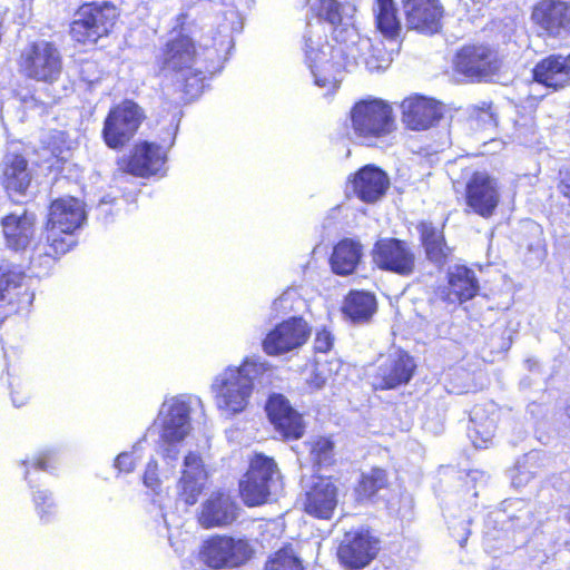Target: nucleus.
<instances>
[{
  "label": "nucleus",
  "mask_w": 570,
  "mask_h": 570,
  "mask_svg": "<svg viewBox=\"0 0 570 570\" xmlns=\"http://www.w3.org/2000/svg\"><path fill=\"white\" fill-rule=\"evenodd\" d=\"M318 17L307 23L304 51L316 86L335 90L343 71L364 67L370 72L385 70L392 61L383 43L372 42L354 27L356 8L337 0H307Z\"/></svg>",
  "instance_id": "f257e3e1"
},
{
  "label": "nucleus",
  "mask_w": 570,
  "mask_h": 570,
  "mask_svg": "<svg viewBox=\"0 0 570 570\" xmlns=\"http://www.w3.org/2000/svg\"><path fill=\"white\" fill-rule=\"evenodd\" d=\"M217 31L204 35L197 50L195 41L187 35L179 33L170 39L164 51L163 71L173 77L180 89L189 97H197L204 88L206 73L213 72L208 61L219 57L232 43V35L240 31L243 21L235 9H227L216 18Z\"/></svg>",
  "instance_id": "f03ea898"
},
{
  "label": "nucleus",
  "mask_w": 570,
  "mask_h": 570,
  "mask_svg": "<svg viewBox=\"0 0 570 570\" xmlns=\"http://www.w3.org/2000/svg\"><path fill=\"white\" fill-rule=\"evenodd\" d=\"M272 372L268 362L259 357H247L238 366H227L218 373L210 385L214 403L219 414L233 419L245 412L250 403L254 382Z\"/></svg>",
  "instance_id": "7ed1b4c3"
},
{
  "label": "nucleus",
  "mask_w": 570,
  "mask_h": 570,
  "mask_svg": "<svg viewBox=\"0 0 570 570\" xmlns=\"http://www.w3.org/2000/svg\"><path fill=\"white\" fill-rule=\"evenodd\" d=\"M202 400L193 395H177L166 399L154 421L158 431V454L166 464H174L180 455V444L193 430L190 413Z\"/></svg>",
  "instance_id": "20e7f679"
},
{
  "label": "nucleus",
  "mask_w": 570,
  "mask_h": 570,
  "mask_svg": "<svg viewBox=\"0 0 570 570\" xmlns=\"http://www.w3.org/2000/svg\"><path fill=\"white\" fill-rule=\"evenodd\" d=\"M350 136L360 144H372L394 128L392 107L379 98L356 102L350 112Z\"/></svg>",
  "instance_id": "39448f33"
},
{
  "label": "nucleus",
  "mask_w": 570,
  "mask_h": 570,
  "mask_svg": "<svg viewBox=\"0 0 570 570\" xmlns=\"http://www.w3.org/2000/svg\"><path fill=\"white\" fill-rule=\"evenodd\" d=\"M82 203L73 197L52 202L47 223V239L51 249L49 255H62L75 245L72 233L85 220Z\"/></svg>",
  "instance_id": "423d86ee"
},
{
  "label": "nucleus",
  "mask_w": 570,
  "mask_h": 570,
  "mask_svg": "<svg viewBox=\"0 0 570 570\" xmlns=\"http://www.w3.org/2000/svg\"><path fill=\"white\" fill-rule=\"evenodd\" d=\"M252 554L253 549L247 540L228 535L210 537L199 551L200 560L213 570L239 567Z\"/></svg>",
  "instance_id": "0eeeda50"
},
{
  "label": "nucleus",
  "mask_w": 570,
  "mask_h": 570,
  "mask_svg": "<svg viewBox=\"0 0 570 570\" xmlns=\"http://www.w3.org/2000/svg\"><path fill=\"white\" fill-rule=\"evenodd\" d=\"M116 19V8L108 3H87L79 8L70 27L71 37L80 43H96L107 36Z\"/></svg>",
  "instance_id": "6e6552de"
},
{
  "label": "nucleus",
  "mask_w": 570,
  "mask_h": 570,
  "mask_svg": "<svg viewBox=\"0 0 570 570\" xmlns=\"http://www.w3.org/2000/svg\"><path fill=\"white\" fill-rule=\"evenodd\" d=\"M35 299V293L28 285L24 273L14 264L0 263V312L4 313L3 321L13 313L29 309Z\"/></svg>",
  "instance_id": "1a4fd4ad"
},
{
  "label": "nucleus",
  "mask_w": 570,
  "mask_h": 570,
  "mask_svg": "<svg viewBox=\"0 0 570 570\" xmlns=\"http://www.w3.org/2000/svg\"><path fill=\"white\" fill-rule=\"evenodd\" d=\"M20 68L31 79L55 82L62 70L60 52L48 41L31 43L21 53Z\"/></svg>",
  "instance_id": "9d476101"
},
{
  "label": "nucleus",
  "mask_w": 570,
  "mask_h": 570,
  "mask_svg": "<svg viewBox=\"0 0 570 570\" xmlns=\"http://www.w3.org/2000/svg\"><path fill=\"white\" fill-rule=\"evenodd\" d=\"M380 551V541L364 527L345 531L337 548L340 562L351 570L368 566Z\"/></svg>",
  "instance_id": "9b49d317"
},
{
  "label": "nucleus",
  "mask_w": 570,
  "mask_h": 570,
  "mask_svg": "<svg viewBox=\"0 0 570 570\" xmlns=\"http://www.w3.org/2000/svg\"><path fill=\"white\" fill-rule=\"evenodd\" d=\"M141 120V109L130 100L114 107L106 117L102 129L107 146L114 149L122 147L135 135Z\"/></svg>",
  "instance_id": "f8f14e48"
},
{
  "label": "nucleus",
  "mask_w": 570,
  "mask_h": 570,
  "mask_svg": "<svg viewBox=\"0 0 570 570\" xmlns=\"http://www.w3.org/2000/svg\"><path fill=\"white\" fill-rule=\"evenodd\" d=\"M454 67L459 73L472 80H487L501 67L499 55L483 45H471L461 48L455 58Z\"/></svg>",
  "instance_id": "ddd939ff"
},
{
  "label": "nucleus",
  "mask_w": 570,
  "mask_h": 570,
  "mask_svg": "<svg viewBox=\"0 0 570 570\" xmlns=\"http://www.w3.org/2000/svg\"><path fill=\"white\" fill-rule=\"evenodd\" d=\"M311 335V327L302 317H289L271 330L263 340V350L272 356L282 355L303 346Z\"/></svg>",
  "instance_id": "4468645a"
},
{
  "label": "nucleus",
  "mask_w": 570,
  "mask_h": 570,
  "mask_svg": "<svg viewBox=\"0 0 570 570\" xmlns=\"http://www.w3.org/2000/svg\"><path fill=\"white\" fill-rule=\"evenodd\" d=\"M209 473L200 454L189 451L183 459L177 494L186 505H194L207 484Z\"/></svg>",
  "instance_id": "2eb2a0df"
},
{
  "label": "nucleus",
  "mask_w": 570,
  "mask_h": 570,
  "mask_svg": "<svg viewBox=\"0 0 570 570\" xmlns=\"http://www.w3.org/2000/svg\"><path fill=\"white\" fill-rule=\"evenodd\" d=\"M531 19L552 38L570 35V3L562 0H541L532 10Z\"/></svg>",
  "instance_id": "dca6fc26"
},
{
  "label": "nucleus",
  "mask_w": 570,
  "mask_h": 570,
  "mask_svg": "<svg viewBox=\"0 0 570 570\" xmlns=\"http://www.w3.org/2000/svg\"><path fill=\"white\" fill-rule=\"evenodd\" d=\"M338 503V489L331 478L316 476L306 489L304 511L316 519L330 520Z\"/></svg>",
  "instance_id": "f3484780"
},
{
  "label": "nucleus",
  "mask_w": 570,
  "mask_h": 570,
  "mask_svg": "<svg viewBox=\"0 0 570 570\" xmlns=\"http://www.w3.org/2000/svg\"><path fill=\"white\" fill-rule=\"evenodd\" d=\"M414 370L413 358L403 351H395L380 360L372 384L375 389H394L407 383Z\"/></svg>",
  "instance_id": "a211bd4d"
},
{
  "label": "nucleus",
  "mask_w": 570,
  "mask_h": 570,
  "mask_svg": "<svg viewBox=\"0 0 570 570\" xmlns=\"http://www.w3.org/2000/svg\"><path fill=\"white\" fill-rule=\"evenodd\" d=\"M500 200L499 186L495 178L488 173L478 171L466 184V204L482 217H490Z\"/></svg>",
  "instance_id": "6ab92c4d"
},
{
  "label": "nucleus",
  "mask_w": 570,
  "mask_h": 570,
  "mask_svg": "<svg viewBox=\"0 0 570 570\" xmlns=\"http://www.w3.org/2000/svg\"><path fill=\"white\" fill-rule=\"evenodd\" d=\"M373 261L381 269L400 275H410L415 265V256L411 248L404 242L393 238L376 243Z\"/></svg>",
  "instance_id": "aec40b11"
},
{
  "label": "nucleus",
  "mask_w": 570,
  "mask_h": 570,
  "mask_svg": "<svg viewBox=\"0 0 570 570\" xmlns=\"http://www.w3.org/2000/svg\"><path fill=\"white\" fill-rule=\"evenodd\" d=\"M402 121L411 130H425L443 115V106L435 99L420 95L405 98L401 104Z\"/></svg>",
  "instance_id": "412c9836"
},
{
  "label": "nucleus",
  "mask_w": 570,
  "mask_h": 570,
  "mask_svg": "<svg viewBox=\"0 0 570 570\" xmlns=\"http://www.w3.org/2000/svg\"><path fill=\"white\" fill-rule=\"evenodd\" d=\"M167 151L154 142L137 144L131 156L122 166L126 173L139 177H149L165 174Z\"/></svg>",
  "instance_id": "4be33fe9"
},
{
  "label": "nucleus",
  "mask_w": 570,
  "mask_h": 570,
  "mask_svg": "<svg viewBox=\"0 0 570 570\" xmlns=\"http://www.w3.org/2000/svg\"><path fill=\"white\" fill-rule=\"evenodd\" d=\"M266 412L275 430L286 439H299L305 431L302 415L292 407L282 394H273L266 404Z\"/></svg>",
  "instance_id": "5701e85b"
},
{
  "label": "nucleus",
  "mask_w": 570,
  "mask_h": 570,
  "mask_svg": "<svg viewBox=\"0 0 570 570\" xmlns=\"http://www.w3.org/2000/svg\"><path fill=\"white\" fill-rule=\"evenodd\" d=\"M409 28L433 35L441 28L442 8L438 0H402Z\"/></svg>",
  "instance_id": "b1692460"
},
{
  "label": "nucleus",
  "mask_w": 570,
  "mask_h": 570,
  "mask_svg": "<svg viewBox=\"0 0 570 570\" xmlns=\"http://www.w3.org/2000/svg\"><path fill=\"white\" fill-rule=\"evenodd\" d=\"M258 479H264L269 482H281L277 464L272 458L263 454H256L250 460L249 469L240 481L239 489L242 498L245 504L249 507L263 504V497H261L263 493L262 491H258V494L256 495H253L249 492L252 489H255L256 485L254 484Z\"/></svg>",
  "instance_id": "393cba45"
},
{
  "label": "nucleus",
  "mask_w": 570,
  "mask_h": 570,
  "mask_svg": "<svg viewBox=\"0 0 570 570\" xmlns=\"http://www.w3.org/2000/svg\"><path fill=\"white\" fill-rule=\"evenodd\" d=\"M348 185L358 199L372 204L385 195L390 179L379 167L366 165L353 175Z\"/></svg>",
  "instance_id": "a878e982"
},
{
  "label": "nucleus",
  "mask_w": 570,
  "mask_h": 570,
  "mask_svg": "<svg viewBox=\"0 0 570 570\" xmlns=\"http://www.w3.org/2000/svg\"><path fill=\"white\" fill-rule=\"evenodd\" d=\"M237 518V505L230 495L214 492L202 504L198 521L204 528L226 527Z\"/></svg>",
  "instance_id": "bb28decb"
},
{
  "label": "nucleus",
  "mask_w": 570,
  "mask_h": 570,
  "mask_svg": "<svg viewBox=\"0 0 570 570\" xmlns=\"http://www.w3.org/2000/svg\"><path fill=\"white\" fill-rule=\"evenodd\" d=\"M2 232L6 244L13 250H23L30 246L36 235V216L28 212L10 214L2 218Z\"/></svg>",
  "instance_id": "cd10ccee"
},
{
  "label": "nucleus",
  "mask_w": 570,
  "mask_h": 570,
  "mask_svg": "<svg viewBox=\"0 0 570 570\" xmlns=\"http://www.w3.org/2000/svg\"><path fill=\"white\" fill-rule=\"evenodd\" d=\"M533 78L537 82L554 90L570 85V53L567 56L551 55L533 69Z\"/></svg>",
  "instance_id": "c85d7f7f"
},
{
  "label": "nucleus",
  "mask_w": 570,
  "mask_h": 570,
  "mask_svg": "<svg viewBox=\"0 0 570 570\" xmlns=\"http://www.w3.org/2000/svg\"><path fill=\"white\" fill-rule=\"evenodd\" d=\"M498 411L494 404L475 405L470 414L468 435L476 449L491 443L497 429Z\"/></svg>",
  "instance_id": "c756f323"
},
{
  "label": "nucleus",
  "mask_w": 570,
  "mask_h": 570,
  "mask_svg": "<svg viewBox=\"0 0 570 570\" xmlns=\"http://www.w3.org/2000/svg\"><path fill=\"white\" fill-rule=\"evenodd\" d=\"M28 161L22 155L9 151L3 159L2 184L10 196L24 195L31 184Z\"/></svg>",
  "instance_id": "7c9ffc66"
},
{
  "label": "nucleus",
  "mask_w": 570,
  "mask_h": 570,
  "mask_svg": "<svg viewBox=\"0 0 570 570\" xmlns=\"http://www.w3.org/2000/svg\"><path fill=\"white\" fill-rule=\"evenodd\" d=\"M479 291L474 273L465 266H455L449 273V286L442 298L450 304L463 303L473 298Z\"/></svg>",
  "instance_id": "2f4dec72"
},
{
  "label": "nucleus",
  "mask_w": 570,
  "mask_h": 570,
  "mask_svg": "<svg viewBox=\"0 0 570 570\" xmlns=\"http://www.w3.org/2000/svg\"><path fill=\"white\" fill-rule=\"evenodd\" d=\"M362 257V246L352 239L341 240L331 257L332 269L338 275H348L354 272Z\"/></svg>",
  "instance_id": "473e14b6"
},
{
  "label": "nucleus",
  "mask_w": 570,
  "mask_h": 570,
  "mask_svg": "<svg viewBox=\"0 0 570 570\" xmlns=\"http://www.w3.org/2000/svg\"><path fill=\"white\" fill-rule=\"evenodd\" d=\"M345 365L337 358L330 361L316 360L313 364L306 384L311 390H321L328 382L341 384V372L345 370Z\"/></svg>",
  "instance_id": "72a5a7b5"
},
{
  "label": "nucleus",
  "mask_w": 570,
  "mask_h": 570,
  "mask_svg": "<svg viewBox=\"0 0 570 570\" xmlns=\"http://www.w3.org/2000/svg\"><path fill=\"white\" fill-rule=\"evenodd\" d=\"M422 242L430 261L443 265L451 254V248L445 244L443 232L432 224H421Z\"/></svg>",
  "instance_id": "f704fd0d"
},
{
  "label": "nucleus",
  "mask_w": 570,
  "mask_h": 570,
  "mask_svg": "<svg viewBox=\"0 0 570 570\" xmlns=\"http://www.w3.org/2000/svg\"><path fill=\"white\" fill-rule=\"evenodd\" d=\"M376 309L374 295L366 292H352L344 302L343 312L354 323L368 321Z\"/></svg>",
  "instance_id": "c9c22d12"
},
{
  "label": "nucleus",
  "mask_w": 570,
  "mask_h": 570,
  "mask_svg": "<svg viewBox=\"0 0 570 570\" xmlns=\"http://www.w3.org/2000/svg\"><path fill=\"white\" fill-rule=\"evenodd\" d=\"M379 31L386 38H396L401 31L397 8L393 0H376L373 7Z\"/></svg>",
  "instance_id": "e433bc0d"
},
{
  "label": "nucleus",
  "mask_w": 570,
  "mask_h": 570,
  "mask_svg": "<svg viewBox=\"0 0 570 570\" xmlns=\"http://www.w3.org/2000/svg\"><path fill=\"white\" fill-rule=\"evenodd\" d=\"M35 511L42 523L52 522L58 514V505L52 493L45 489L32 492Z\"/></svg>",
  "instance_id": "4c0bfd02"
},
{
  "label": "nucleus",
  "mask_w": 570,
  "mask_h": 570,
  "mask_svg": "<svg viewBox=\"0 0 570 570\" xmlns=\"http://www.w3.org/2000/svg\"><path fill=\"white\" fill-rule=\"evenodd\" d=\"M387 484L386 472L382 469L374 468L368 472L363 473L362 480L357 487V493L362 498H371L379 490L385 488Z\"/></svg>",
  "instance_id": "58836bf2"
},
{
  "label": "nucleus",
  "mask_w": 570,
  "mask_h": 570,
  "mask_svg": "<svg viewBox=\"0 0 570 570\" xmlns=\"http://www.w3.org/2000/svg\"><path fill=\"white\" fill-rule=\"evenodd\" d=\"M311 461L318 466L328 465L333 461L334 445L326 438H315L307 443Z\"/></svg>",
  "instance_id": "ea45409f"
},
{
  "label": "nucleus",
  "mask_w": 570,
  "mask_h": 570,
  "mask_svg": "<svg viewBox=\"0 0 570 570\" xmlns=\"http://www.w3.org/2000/svg\"><path fill=\"white\" fill-rule=\"evenodd\" d=\"M265 570H303L301 560L289 548L277 551L266 563Z\"/></svg>",
  "instance_id": "a19ab883"
},
{
  "label": "nucleus",
  "mask_w": 570,
  "mask_h": 570,
  "mask_svg": "<svg viewBox=\"0 0 570 570\" xmlns=\"http://www.w3.org/2000/svg\"><path fill=\"white\" fill-rule=\"evenodd\" d=\"M303 301L295 288L284 291L272 304L276 314H285L299 308Z\"/></svg>",
  "instance_id": "79ce46f5"
},
{
  "label": "nucleus",
  "mask_w": 570,
  "mask_h": 570,
  "mask_svg": "<svg viewBox=\"0 0 570 570\" xmlns=\"http://www.w3.org/2000/svg\"><path fill=\"white\" fill-rule=\"evenodd\" d=\"M142 483L146 488L151 490L155 493L160 491L163 479L159 472V464L156 459L151 458L146 464L144 474H142Z\"/></svg>",
  "instance_id": "37998d69"
},
{
  "label": "nucleus",
  "mask_w": 570,
  "mask_h": 570,
  "mask_svg": "<svg viewBox=\"0 0 570 570\" xmlns=\"http://www.w3.org/2000/svg\"><path fill=\"white\" fill-rule=\"evenodd\" d=\"M140 444L141 442L136 443L130 452H121L118 454L114 462L115 469L119 472L131 473L137 465V461L140 459L139 455H136L140 449Z\"/></svg>",
  "instance_id": "c03bdc74"
},
{
  "label": "nucleus",
  "mask_w": 570,
  "mask_h": 570,
  "mask_svg": "<svg viewBox=\"0 0 570 570\" xmlns=\"http://www.w3.org/2000/svg\"><path fill=\"white\" fill-rule=\"evenodd\" d=\"M55 462L56 453L53 451H43L32 460L31 464L38 470L49 471L53 469Z\"/></svg>",
  "instance_id": "a18cd8bd"
},
{
  "label": "nucleus",
  "mask_w": 570,
  "mask_h": 570,
  "mask_svg": "<svg viewBox=\"0 0 570 570\" xmlns=\"http://www.w3.org/2000/svg\"><path fill=\"white\" fill-rule=\"evenodd\" d=\"M255 489H252V491H249L253 495H256L258 494V491L261 492L262 490V495L263 497V503H265L267 501V498L269 497V494L273 492V491H276L277 488L279 487V482H269V481H265L264 479H258L255 481Z\"/></svg>",
  "instance_id": "49530a36"
},
{
  "label": "nucleus",
  "mask_w": 570,
  "mask_h": 570,
  "mask_svg": "<svg viewBox=\"0 0 570 570\" xmlns=\"http://www.w3.org/2000/svg\"><path fill=\"white\" fill-rule=\"evenodd\" d=\"M332 345L333 336L328 331L322 330L316 333L314 347L317 352L326 353L331 350Z\"/></svg>",
  "instance_id": "de8ad7c7"
},
{
  "label": "nucleus",
  "mask_w": 570,
  "mask_h": 570,
  "mask_svg": "<svg viewBox=\"0 0 570 570\" xmlns=\"http://www.w3.org/2000/svg\"><path fill=\"white\" fill-rule=\"evenodd\" d=\"M28 399H29V393L26 392V391H21V393L18 392V391H12V393H11L12 403L17 407L22 406L23 404H26Z\"/></svg>",
  "instance_id": "09e8293b"
},
{
  "label": "nucleus",
  "mask_w": 570,
  "mask_h": 570,
  "mask_svg": "<svg viewBox=\"0 0 570 570\" xmlns=\"http://www.w3.org/2000/svg\"><path fill=\"white\" fill-rule=\"evenodd\" d=\"M560 190L570 199V168L562 174Z\"/></svg>",
  "instance_id": "8fccbe9b"
},
{
  "label": "nucleus",
  "mask_w": 570,
  "mask_h": 570,
  "mask_svg": "<svg viewBox=\"0 0 570 570\" xmlns=\"http://www.w3.org/2000/svg\"><path fill=\"white\" fill-rule=\"evenodd\" d=\"M468 534H469V533H468V530H466V528L464 527V528H463V533L459 537V542H460V544H461V546H463V544L466 542V540H468Z\"/></svg>",
  "instance_id": "3c124183"
},
{
  "label": "nucleus",
  "mask_w": 570,
  "mask_h": 570,
  "mask_svg": "<svg viewBox=\"0 0 570 570\" xmlns=\"http://www.w3.org/2000/svg\"><path fill=\"white\" fill-rule=\"evenodd\" d=\"M3 315L4 313L0 312V324L3 322Z\"/></svg>",
  "instance_id": "603ef678"
},
{
  "label": "nucleus",
  "mask_w": 570,
  "mask_h": 570,
  "mask_svg": "<svg viewBox=\"0 0 570 570\" xmlns=\"http://www.w3.org/2000/svg\"><path fill=\"white\" fill-rule=\"evenodd\" d=\"M23 1V6H26V2H28L29 4L31 3V0H22Z\"/></svg>",
  "instance_id": "864d4df0"
}]
</instances>
